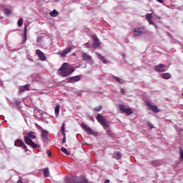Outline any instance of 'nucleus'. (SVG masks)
<instances>
[{"label":"nucleus","instance_id":"obj_49","mask_svg":"<svg viewBox=\"0 0 183 183\" xmlns=\"http://www.w3.org/2000/svg\"><path fill=\"white\" fill-rule=\"evenodd\" d=\"M78 96H79V97L81 96V92H79V93H78Z\"/></svg>","mask_w":183,"mask_h":183},{"label":"nucleus","instance_id":"obj_31","mask_svg":"<svg viewBox=\"0 0 183 183\" xmlns=\"http://www.w3.org/2000/svg\"><path fill=\"white\" fill-rule=\"evenodd\" d=\"M44 177H49V169H45L44 170Z\"/></svg>","mask_w":183,"mask_h":183},{"label":"nucleus","instance_id":"obj_6","mask_svg":"<svg viewBox=\"0 0 183 183\" xmlns=\"http://www.w3.org/2000/svg\"><path fill=\"white\" fill-rule=\"evenodd\" d=\"M79 81H81V76H74L67 79V82L69 84H75V82H78Z\"/></svg>","mask_w":183,"mask_h":183},{"label":"nucleus","instance_id":"obj_43","mask_svg":"<svg viewBox=\"0 0 183 183\" xmlns=\"http://www.w3.org/2000/svg\"><path fill=\"white\" fill-rule=\"evenodd\" d=\"M62 135H63V138H66V134H65V132H61Z\"/></svg>","mask_w":183,"mask_h":183},{"label":"nucleus","instance_id":"obj_47","mask_svg":"<svg viewBox=\"0 0 183 183\" xmlns=\"http://www.w3.org/2000/svg\"><path fill=\"white\" fill-rule=\"evenodd\" d=\"M104 183H109V179H106Z\"/></svg>","mask_w":183,"mask_h":183},{"label":"nucleus","instance_id":"obj_46","mask_svg":"<svg viewBox=\"0 0 183 183\" xmlns=\"http://www.w3.org/2000/svg\"><path fill=\"white\" fill-rule=\"evenodd\" d=\"M17 183H24V182L22 181V179H19V180L17 181Z\"/></svg>","mask_w":183,"mask_h":183},{"label":"nucleus","instance_id":"obj_13","mask_svg":"<svg viewBox=\"0 0 183 183\" xmlns=\"http://www.w3.org/2000/svg\"><path fill=\"white\" fill-rule=\"evenodd\" d=\"M75 183H88V179L84 176L76 177Z\"/></svg>","mask_w":183,"mask_h":183},{"label":"nucleus","instance_id":"obj_45","mask_svg":"<svg viewBox=\"0 0 183 183\" xmlns=\"http://www.w3.org/2000/svg\"><path fill=\"white\" fill-rule=\"evenodd\" d=\"M154 16H155V18H157L158 19H161L160 16H157L156 14H154Z\"/></svg>","mask_w":183,"mask_h":183},{"label":"nucleus","instance_id":"obj_21","mask_svg":"<svg viewBox=\"0 0 183 183\" xmlns=\"http://www.w3.org/2000/svg\"><path fill=\"white\" fill-rule=\"evenodd\" d=\"M59 15V12L56 11V9H54L51 13H50V16H53L55 18L56 16H58Z\"/></svg>","mask_w":183,"mask_h":183},{"label":"nucleus","instance_id":"obj_17","mask_svg":"<svg viewBox=\"0 0 183 183\" xmlns=\"http://www.w3.org/2000/svg\"><path fill=\"white\" fill-rule=\"evenodd\" d=\"M59 72L62 76H68V70L65 69H59Z\"/></svg>","mask_w":183,"mask_h":183},{"label":"nucleus","instance_id":"obj_44","mask_svg":"<svg viewBox=\"0 0 183 183\" xmlns=\"http://www.w3.org/2000/svg\"><path fill=\"white\" fill-rule=\"evenodd\" d=\"M47 155H48V157H51V151L50 150L47 151Z\"/></svg>","mask_w":183,"mask_h":183},{"label":"nucleus","instance_id":"obj_15","mask_svg":"<svg viewBox=\"0 0 183 183\" xmlns=\"http://www.w3.org/2000/svg\"><path fill=\"white\" fill-rule=\"evenodd\" d=\"M76 177L73 176H68L65 178L66 183H75Z\"/></svg>","mask_w":183,"mask_h":183},{"label":"nucleus","instance_id":"obj_33","mask_svg":"<svg viewBox=\"0 0 183 183\" xmlns=\"http://www.w3.org/2000/svg\"><path fill=\"white\" fill-rule=\"evenodd\" d=\"M101 109H102V106H99V107H94L93 109V110L96 111L97 112H99V111H101Z\"/></svg>","mask_w":183,"mask_h":183},{"label":"nucleus","instance_id":"obj_14","mask_svg":"<svg viewBox=\"0 0 183 183\" xmlns=\"http://www.w3.org/2000/svg\"><path fill=\"white\" fill-rule=\"evenodd\" d=\"M96 56H97L98 59H100L103 62V64H108V60L105 58V56H102V54L99 53H95Z\"/></svg>","mask_w":183,"mask_h":183},{"label":"nucleus","instance_id":"obj_11","mask_svg":"<svg viewBox=\"0 0 183 183\" xmlns=\"http://www.w3.org/2000/svg\"><path fill=\"white\" fill-rule=\"evenodd\" d=\"M36 54L37 55V56L39 58L41 61H45L46 59V56H45V54H44V52H42L39 49H37L36 51Z\"/></svg>","mask_w":183,"mask_h":183},{"label":"nucleus","instance_id":"obj_1","mask_svg":"<svg viewBox=\"0 0 183 183\" xmlns=\"http://www.w3.org/2000/svg\"><path fill=\"white\" fill-rule=\"evenodd\" d=\"M35 138H36V137L34 134V132H29L28 137H24L25 143L32 148H40L41 146H39V144H35V142L32 141V139H35Z\"/></svg>","mask_w":183,"mask_h":183},{"label":"nucleus","instance_id":"obj_48","mask_svg":"<svg viewBox=\"0 0 183 183\" xmlns=\"http://www.w3.org/2000/svg\"><path fill=\"white\" fill-rule=\"evenodd\" d=\"M155 29H158V26L157 24H154Z\"/></svg>","mask_w":183,"mask_h":183},{"label":"nucleus","instance_id":"obj_42","mask_svg":"<svg viewBox=\"0 0 183 183\" xmlns=\"http://www.w3.org/2000/svg\"><path fill=\"white\" fill-rule=\"evenodd\" d=\"M157 1V2H159V4H164V0H156Z\"/></svg>","mask_w":183,"mask_h":183},{"label":"nucleus","instance_id":"obj_20","mask_svg":"<svg viewBox=\"0 0 183 183\" xmlns=\"http://www.w3.org/2000/svg\"><path fill=\"white\" fill-rule=\"evenodd\" d=\"M162 162L160 160H154L151 162V164L153 165L154 167H159L161 165Z\"/></svg>","mask_w":183,"mask_h":183},{"label":"nucleus","instance_id":"obj_35","mask_svg":"<svg viewBox=\"0 0 183 183\" xmlns=\"http://www.w3.org/2000/svg\"><path fill=\"white\" fill-rule=\"evenodd\" d=\"M24 39L23 40V42H26V27L24 28Z\"/></svg>","mask_w":183,"mask_h":183},{"label":"nucleus","instance_id":"obj_30","mask_svg":"<svg viewBox=\"0 0 183 183\" xmlns=\"http://www.w3.org/2000/svg\"><path fill=\"white\" fill-rule=\"evenodd\" d=\"M18 26H22L23 24H24V19L22 18H20L19 20H18Z\"/></svg>","mask_w":183,"mask_h":183},{"label":"nucleus","instance_id":"obj_36","mask_svg":"<svg viewBox=\"0 0 183 183\" xmlns=\"http://www.w3.org/2000/svg\"><path fill=\"white\" fill-rule=\"evenodd\" d=\"M179 155H180L181 159H182V161H183V150H182V149H179Z\"/></svg>","mask_w":183,"mask_h":183},{"label":"nucleus","instance_id":"obj_19","mask_svg":"<svg viewBox=\"0 0 183 183\" xmlns=\"http://www.w3.org/2000/svg\"><path fill=\"white\" fill-rule=\"evenodd\" d=\"M113 158H114V159H121V158H122V155L121 154L120 152H117L113 154Z\"/></svg>","mask_w":183,"mask_h":183},{"label":"nucleus","instance_id":"obj_2","mask_svg":"<svg viewBox=\"0 0 183 183\" xmlns=\"http://www.w3.org/2000/svg\"><path fill=\"white\" fill-rule=\"evenodd\" d=\"M147 32V28L145 26L136 27L134 29V36H141L145 35Z\"/></svg>","mask_w":183,"mask_h":183},{"label":"nucleus","instance_id":"obj_18","mask_svg":"<svg viewBox=\"0 0 183 183\" xmlns=\"http://www.w3.org/2000/svg\"><path fill=\"white\" fill-rule=\"evenodd\" d=\"M41 135H42L43 138H44L45 139H48L49 132L46 130H42Z\"/></svg>","mask_w":183,"mask_h":183},{"label":"nucleus","instance_id":"obj_32","mask_svg":"<svg viewBox=\"0 0 183 183\" xmlns=\"http://www.w3.org/2000/svg\"><path fill=\"white\" fill-rule=\"evenodd\" d=\"M4 14L8 16L9 15H11V10L8 9H4Z\"/></svg>","mask_w":183,"mask_h":183},{"label":"nucleus","instance_id":"obj_23","mask_svg":"<svg viewBox=\"0 0 183 183\" xmlns=\"http://www.w3.org/2000/svg\"><path fill=\"white\" fill-rule=\"evenodd\" d=\"M164 79H169L171 78V74L169 73H164L162 75Z\"/></svg>","mask_w":183,"mask_h":183},{"label":"nucleus","instance_id":"obj_26","mask_svg":"<svg viewBox=\"0 0 183 183\" xmlns=\"http://www.w3.org/2000/svg\"><path fill=\"white\" fill-rule=\"evenodd\" d=\"M54 112H55V115L56 117H59V105H57L55 109H54Z\"/></svg>","mask_w":183,"mask_h":183},{"label":"nucleus","instance_id":"obj_39","mask_svg":"<svg viewBox=\"0 0 183 183\" xmlns=\"http://www.w3.org/2000/svg\"><path fill=\"white\" fill-rule=\"evenodd\" d=\"M149 25H154L155 24H154V21H152V19L150 21H148Z\"/></svg>","mask_w":183,"mask_h":183},{"label":"nucleus","instance_id":"obj_29","mask_svg":"<svg viewBox=\"0 0 183 183\" xmlns=\"http://www.w3.org/2000/svg\"><path fill=\"white\" fill-rule=\"evenodd\" d=\"M25 92V89L23 87V86H20L19 87V94H24Z\"/></svg>","mask_w":183,"mask_h":183},{"label":"nucleus","instance_id":"obj_24","mask_svg":"<svg viewBox=\"0 0 183 183\" xmlns=\"http://www.w3.org/2000/svg\"><path fill=\"white\" fill-rule=\"evenodd\" d=\"M154 14V12H152V14H146V19L147 21H151L152 19V14Z\"/></svg>","mask_w":183,"mask_h":183},{"label":"nucleus","instance_id":"obj_12","mask_svg":"<svg viewBox=\"0 0 183 183\" xmlns=\"http://www.w3.org/2000/svg\"><path fill=\"white\" fill-rule=\"evenodd\" d=\"M147 107H149V109L152 111V112H155L156 114L159 112V109H158V107H157L155 105H152L149 102H147Z\"/></svg>","mask_w":183,"mask_h":183},{"label":"nucleus","instance_id":"obj_27","mask_svg":"<svg viewBox=\"0 0 183 183\" xmlns=\"http://www.w3.org/2000/svg\"><path fill=\"white\" fill-rule=\"evenodd\" d=\"M23 87L24 88L25 91H31V84H29L23 86Z\"/></svg>","mask_w":183,"mask_h":183},{"label":"nucleus","instance_id":"obj_4","mask_svg":"<svg viewBox=\"0 0 183 183\" xmlns=\"http://www.w3.org/2000/svg\"><path fill=\"white\" fill-rule=\"evenodd\" d=\"M81 58L82 61H84L85 62H89L90 64H94V60L92 59V56L90 55H88V54L82 51L81 52Z\"/></svg>","mask_w":183,"mask_h":183},{"label":"nucleus","instance_id":"obj_38","mask_svg":"<svg viewBox=\"0 0 183 183\" xmlns=\"http://www.w3.org/2000/svg\"><path fill=\"white\" fill-rule=\"evenodd\" d=\"M122 95H125V90L124 89H121Z\"/></svg>","mask_w":183,"mask_h":183},{"label":"nucleus","instance_id":"obj_9","mask_svg":"<svg viewBox=\"0 0 183 183\" xmlns=\"http://www.w3.org/2000/svg\"><path fill=\"white\" fill-rule=\"evenodd\" d=\"M93 39V48H98L101 45V43L99 42V39H98V36L97 34H94L92 36Z\"/></svg>","mask_w":183,"mask_h":183},{"label":"nucleus","instance_id":"obj_8","mask_svg":"<svg viewBox=\"0 0 183 183\" xmlns=\"http://www.w3.org/2000/svg\"><path fill=\"white\" fill-rule=\"evenodd\" d=\"M81 128H84L87 132V134H89V135H95V132L91 129V127H88L86 124L81 123Z\"/></svg>","mask_w":183,"mask_h":183},{"label":"nucleus","instance_id":"obj_10","mask_svg":"<svg viewBox=\"0 0 183 183\" xmlns=\"http://www.w3.org/2000/svg\"><path fill=\"white\" fill-rule=\"evenodd\" d=\"M72 49H75V46L73 44L67 47L61 53V56H66V55H68V54H69Z\"/></svg>","mask_w":183,"mask_h":183},{"label":"nucleus","instance_id":"obj_7","mask_svg":"<svg viewBox=\"0 0 183 183\" xmlns=\"http://www.w3.org/2000/svg\"><path fill=\"white\" fill-rule=\"evenodd\" d=\"M154 69L156 72H165L167 71V69H165V65H164L162 64L156 65L154 67Z\"/></svg>","mask_w":183,"mask_h":183},{"label":"nucleus","instance_id":"obj_22","mask_svg":"<svg viewBox=\"0 0 183 183\" xmlns=\"http://www.w3.org/2000/svg\"><path fill=\"white\" fill-rule=\"evenodd\" d=\"M113 79H116L117 82H118L119 84H124V79L118 76H113Z\"/></svg>","mask_w":183,"mask_h":183},{"label":"nucleus","instance_id":"obj_3","mask_svg":"<svg viewBox=\"0 0 183 183\" xmlns=\"http://www.w3.org/2000/svg\"><path fill=\"white\" fill-rule=\"evenodd\" d=\"M97 119L98 122L101 124V125H102V127H106V128H108V127H109V124H108V122L104 119V116L98 114L97 117Z\"/></svg>","mask_w":183,"mask_h":183},{"label":"nucleus","instance_id":"obj_40","mask_svg":"<svg viewBox=\"0 0 183 183\" xmlns=\"http://www.w3.org/2000/svg\"><path fill=\"white\" fill-rule=\"evenodd\" d=\"M61 132H65V127H64V124L62 125V127L61 129Z\"/></svg>","mask_w":183,"mask_h":183},{"label":"nucleus","instance_id":"obj_5","mask_svg":"<svg viewBox=\"0 0 183 183\" xmlns=\"http://www.w3.org/2000/svg\"><path fill=\"white\" fill-rule=\"evenodd\" d=\"M119 109L122 112H125L127 115L132 114V109L127 108L123 104H119Z\"/></svg>","mask_w":183,"mask_h":183},{"label":"nucleus","instance_id":"obj_34","mask_svg":"<svg viewBox=\"0 0 183 183\" xmlns=\"http://www.w3.org/2000/svg\"><path fill=\"white\" fill-rule=\"evenodd\" d=\"M72 72H74L73 68H70L69 70H67V76H69V75H71V74H72Z\"/></svg>","mask_w":183,"mask_h":183},{"label":"nucleus","instance_id":"obj_37","mask_svg":"<svg viewBox=\"0 0 183 183\" xmlns=\"http://www.w3.org/2000/svg\"><path fill=\"white\" fill-rule=\"evenodd\" d=\"M147 125H148V127H149V128H151V129H152V128H154L152 123H151L149 122H147Z\"/></svg>","mask_w":183,"mask_h":183},{"label":"nucleus","instance_id":"obj_28","mask_svg":"<svg viewBox=\"0 0 183 183\" xmlns=\"http://www.w3.org/2000/svg\"><path fill=\"white\" fill-rule=\"evenodd\" d=\"M61 152H64V154H65L66 155H69V152L65 147H61Z\"/></svg>","mask_w":183,"mask_h":183},{"label":"nucleus","instance_id":"obj_25","mask_svg":"<svg viewBox=\"0 0 183 183\" xmlns=\"http://www.w3.org/2000/svg\"><path fill=\"white\" fill-rule=\"evenodd\" d=\"M69 67V64H68V63H64L60 67V69H66L68 70V68Z\"/></svg>","mask_w":183,"mask_h":183},{"label":"nucleus","instance_id":"obj_41","mask_svg":"<svg viewBox=\"0 0 183 183\" xmlns=\"http://www.w3.org/2000/svg\"><path fill=\"white\" fill-rule=\"evenodd\" d=\"M65 142H66V137H63L62 139V143L65 144Z\"/></svg>","mask_w":183,"mask_h":183},{"label":"nucleus","instance_id":"obj_16","mask_svg":"<svg viewBox=\"0 0 183 183\" xmlns=\"http://www.w3.org/2000/svg\"><path fill=\"white\" fill-rule=\"evenodd\" d=\"M16 144H18L19 147H22L23 149H24L25 151L28 150V148L26 147V145H25V143H24V142H22V140L18 139L16 141Z\"/></svg>","mask_w":183,"mask_h":183}]
</instances>
